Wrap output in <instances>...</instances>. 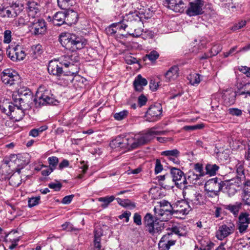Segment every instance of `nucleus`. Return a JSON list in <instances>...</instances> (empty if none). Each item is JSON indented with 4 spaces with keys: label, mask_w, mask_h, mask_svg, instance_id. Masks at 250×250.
<instances>
[{
    "label": "nucleus",
    "mask_w": 250,
    "mask_h": 250,
    "mask_svg": "<svg viewBox=\"0 0 250 250\" xmlns=\"http://www.w3.org/2000/svg\"><path fill=\"white\" fill-rule=\"evenodd\" d=\"M204 125L203 124H198L194 125H186L184 126L183 128L185 130L190 131L202 129Z\"/></svg>",
    "instance_id": "603ef678"
},
{
    "label": "nucleus",
    "mask_w": 250,
    "mask_h": 250,
    "mask_svg": "<svg viewBox=\"0 0 250 250\" xmlns=\"http://www.w3.org/2000/svg\"><path fill=\"white\" fill-rule=\"evenodd\" d=\"M250 224V214L246 212L240 213L238 217V229L240 233L247 231L249 225Z\"/></svg>",
    "instance_id": "dca6fc26"
},
{
    "label": "nucleus",
    "mask_w": 250,
    "mask_h": 250,
    "mask_svg": "<svg viewBox=\"0 0 250 250\" xmlns=\"http://www.w3.org/2000/svg\"><path fill=\"white\" fill-rule=\"evenodd\" d=\"M40 200V197L37 196L29 198L28 201V205L30 208L34 207L39 204Z\"/></svg>",
    "instance_id": "09e8293b"
},
{
    "label": "nucleus",
    "mask_w": 250,
    "mask_h": 250,
    "mask_svg": "<svg viewBox=\"0 0 250 250\" xmlns=\"http://www.w3.org/2000/svg\"><path fill=\"white\" fill-rule=\"evenodd\" d=\"M16 106L15 104H5L4 106H2L1 107V109L3 113L6 114L8 116H10L12 114V112H14V109L15 108Z\"/></svg>",
    "instance_id": "a19ab883"
},
{
    "label": "nucleus",
    "mask_w": 250,
    "mask_h": 250,
    "mask_svg": "<svg viewBox=\"0 0 250 250\" xmlns=\"http://www.w3.org/2000/svg\"><path fill=\"white\" fill-rule=\"evenodd\" d=\"M170 173L175 185L177 187L182 188L183 185L182 181L184 180V178H185L184 173L179 168L172 167L170 169Z\"/></svg>",
    "instance_id": "aec40b11"
},
{
    "label": "nucleus",
    "mask_w": 250,
    "mask_h": 250,
    "mask_svg": "<svg viewBox=\"0 0 250 250\" xmlns=\"http://www.w3.org/2000/svg\"><path fill=\"white\" fill-rule=\"evenodd\" d=\"M188 79L191 84L193 85H198L201 81L200 75L197 73L190 75Z\"/></svg>",
    "instance_id": "79ce46f5"
},
{
    "label": "nucleus",
    "mask_w": 250,
    "mask_h": 250,
    "mask_svg": "<svg viewBox=\"0 0 250 250\" xmlns=\"http://www.w3.org/2000/svg\"><path fill=\"white\" fill-rule=\"evenodd\" d=\"M133 222L138 226L142 225V218L141 215L138 213H135L133 216Z\"/></svg>",
    "instance_id": "e2e57ef3"
},
{
    "label": "nucleus",
    "mask_w": 250,
    "mask_h": 250,
    "mask_svg": "<svg viewBox=\"0 0 250 250\" xmlns=\"http://www.w3.org/2000/svg\"><path fill=\"white\" fill-rule=\"evenodd\" d=\"M35 17H32L33 21H30L32 24V29L35 35H39L44 33L46 30L45 22L42 19H34Z\"/></svg>",
    "instance_id": "f3484780"
},
{
    "label": "nucleus",
    "mask_w": 250,
    "mask_h": 250,
    "mask_svg": "<svg viewBox=\"0 0 250 250\" xmlns=\"http://www.w3.org/2000/svg\"><path fill=\"white\" fill-rule=\"evenodd\" d=\"M138 17V19H130V20H138L140 19L141 20V23L139 25H135V26H133L134 27H132V28L129 27L131 29H134V33L129 34V35H130L133 37H135V38H138V37H140L141 35V34L143 32V30L141 28H138V29L135 28L137 26H140L141 24H143V22L142 21L141 17Z\"/></svg>",
    "instance_id": "ea45409f"
},
{
    "label": "nucleus",
    "mask_w": 250,
    "mask_h": 250,
    "mask_svg": "<svg viewBox=\"0 0 250 250\" xmlns=\"http://www.w3.org/2000/svg\"><path fill=\"white\" fill-rule=\"evenodd\" d=\"M161 155L167 157V159L176 165H179L180 161L179 157L180 156V152L177 149L167 150L163 151L161 152Z\"/></svg>",
    "instance_id": "6ab92c4d"
},
{
    "label": "nucleus",
    "mask_w": 250,
    "mask_h": 250,
    "mask_svg": "<svg viewBox=\"0 0 250 250\" xmlns=\"http://www.w3.org/2000/svg\"><path fill=\"white\" fill-rule=\"evenodd\" d=\"M247 21H241L239 22L238 23H236L231 28V30L235 31L237 30L240 29L245 26L246 24Z\"/></svg>",
    "instance_id": "5fc2aeb1"
},
{
    "label": "nucleus",
    "mask_w": 250,
    "mask_h": 250,
    "mask_svg": "<svg viewBox=\"0 0 250 250\" xmlns=\"http://www.w3.org/2000/svg\"><path fill=\"white\" fill-rule=\"evenodd\" d=\"M171 232L178 235L179 236H186L187 233V228L183 225H178L172 226L171 228Z\"/></svg>",
    "instance_id": "7c9ffc66"
},
{
    "label": "nucleus",
    "mask_w": 250,
    "mask_h": 250,
    "mask_svg": "<svg viewBox=\"0 0 250 250\" xmlns=\"http://www.w3.org/2000/svg\"><path fill=\"white\" fill-rule=\"evenodd\" d=\"M241 184V180L239 178H233L223 181L222 191L227 193L229 196H232L236 193Z\"/></svg>",
    "instance_id": "6e6552de"
},
{
    "label": "nucleus",
    "mask_w": 250,
    "mask_h": 250,
    "mask_svg": "<svg viewBox=\"0 0 250 250\" xmlns=\"http://www.w3.org/2000/svg\"><path fill=\"white\" fill-rule=\"evenodd\" d=\"M198 240L201 245L200 247L201 248H209L210 249H211L214 245L213 243L211 242L207 238L199 237Z\"/></svg>",
    "instance_id": "4c0bfd02"
},
{
    "label": "nucleus",
    "mask_w": 250,
    "mask_h": 250,
    "mask_svg": "<svg viewBox=\"0 0 250 250\" xmlns=\"http://www.w3.org/2000/svg\"><path fill=\"white\" fill-rule=\"evenodd\" d=\"M194 168L196 172L199 173L198 175L200 177L203 176L206 174V171H204L202 164L197 163L194 165Z\"/></svg>",
    "instance_id": "8fccbe9b"
},
{
    "label": "nucleus",
    "mask_w": 250,
    "mask_h": 250,
    "mask_svg": "<svg viewBox=\"0 0 250 250\" xmlns=\"http://www.w3.org/2000/svg\"><path fill=\"white\" fill-rule=\"evenodd\" d=\"M1 77V80L4 84L12 85L19 80V76L15 72L13 74L11 70L7 69L4 70L2 72Z\"/></svg>",
    "instance_id": "a211bd4d"
},
{
    "label": "nucleus",
    "mask_w": 250,
    "mask_h": 250,
    "mask_svg": "<svg viewBox=\"0 0 250 250\" xmlns=\"http://www.w3.org/2000/svg\"><path fill=\"white\" fill-rule=\"evenodd\" d=\"M6 54L13 61L23 60L26 56L24 48L20 45L9 47L7 49Z\"/></svg>",
    "instance_id": "1a4fd4ad"
},
{
    "label": "nucleus",
    "mask_w": 250,
    "mask_h": 250,
    "mask_svg": "<svg viewBox=\"0 0 250 250\" xmlns=\"http://www.w3.org/2000/svg\"><path fill=\"white\" fill-rule=\"evenodd\" d=\"M179 68L176 65L171 66L165 73V81L169 82L175 80L178 76Z\"/></svg>",
    "instance_id": "b1692460"
},
{
    "label": "nucleus",
    "mask_w": 250,
    "mask_h": 250,
    "mask_svg": "<svg viewBox=\"0 0 250 250\" xmlns=\"http://www.w3.org/2000/svg\"><path fill=\"white\" fill-rule=\"evenodd\" d=\"M205 4L203 0H195L189 3V7L186 10V13L190 16H197L203 14V7Z\"/></svg>",
    "instance_id": "f8f14e48"
},
{
    "label": "nucleus",
    "mask_w": 250,
    "mask_h": 250,
    "mask_svg": "<svg viewBox=\"0 0 250 250\" xmlns=\"http://www.w3.org/2000/svg\"><path fill=\"white\" fill-rule=\"evenodd\" d=\"M200 176L197 174H195L193 172H190L188 173V177L184 178V180L182 181L183 183L184 188H185V185L188 184H196V181L199 179Z\"/></svg>",
    "instance_id": "c756f323"
},
{
    "label": "nucleus",
    "mask_w": 250,
    "mask_h": 250,
    "mask_svg": "<svg viewBox=\"0 0 250 250\" xmlns=\"http://www.w3.org/2000/svg\"><path fill=\"white\" fill-rule=\"evenodd\" d=\"M238 69L240 72L246 75L247 77H250V67L246 66H241Z\"/></svg>",
    "instance_id": "052dcab7"
},
{
    "label": "nucleus",
    "mask_w": 250,
    "mask_h": 250,
    "mask_svg": "<svg viewBox=\"0 0 250 250\" xmlns=\"http://www.w3.org/2000/svg\"><path fill=\"white\" fill-rule=\"evenodd\" d=\"M110 146L111 147L114 148H125L124 138L120 136L116 137L114 140H112V142L110 143Z\"/></svg>",
    "instance_id": "473e14b6"
},
{
    "label": "nucleus",
    "mask_w": 250,
    "mask_h": 250,
    "mask_svg": "<svg viewBox=\"0 0 250 250\" xmlns=\"http://www.w3.org/2000/svg\"><path fill=\"white\" fill-rule=\"evenodd\" d=\"M206 43L205 42L200 40V42L199 43L198 47H196V45H194L192 52L195 53H197L199 50L202 49L206 46Z\"/></svg>",
    "instance_id": "bf43d9fd"
},
{
    "label": "nucleus",
    "mask_w": 250,
    "mask_h": 250,
    "mask_svg": "<svg viewBox=\"0 0 250 250\" xmlns=\"http://www.w3.org/2000/svg\"><path fill=\"white\" fill-rule=\"evenodd\" d=\"M42 46L41 44H38L33 45L31 47L30 53L32 57L34 58L37 57V56L42 53Z\"/></svg>",
    "instance_id": "58836bf2"
},
{
    "label": "nucleus",
    "mask_w": 250,
    "mask_h": 250,
    "mask_svg": "<svg viewBox=\"0 0 250 250\" xmlns=\"http://www.w3.org/2000/svg\"><path fill=\"white\" fill-rule=\"evenodd\" d=\"M140 23V19L138 20H125L124 19L120 22L112 23L107 30L111 35H113L116 33V31L112 28V27H117L119 29L125 30L127 27L132 28L133 27V26L139 25Z\"/></svg>",
    "instance_id": "9d476101"
},
{
    "label": "nucleus",
    "mask_w": 250,
    "mask_h": 250,
    "mask_svg": "<svg viewBox=\"0 0 250 250\" xmlns=\"http://www.w3.org/2000/svg\"><path fill=\"white\" fill-rule=\"evenodd\" d=\"M223 187V181L217 177L210 179L205 185V190L207 191L219 192L222 190Z\"/></svg>",
    "instance_id": "4468645a"
},
{
    "label": "nucleus",
    "mask_w": 250,
    "mask_h": 250,
    "mask_svg": "<svg viewBox=\"0 0 250 250\" xmlns=\"http://www.w3.org/2000/svg\"><path fill=\"white\" fill-rule=\"evenodd\" d=\"M235 167L237 174L235 178H239L242 181V179L245 178L244 165L241 161H238Z\"/></svg>",
    "instance_id": "e433bc0d"
},
{
    "label": "nucleus",
    "mask_w": 250,
    "mask_h": 250,
    "mask_svg": "<svg viewBox=\"0 0 250 250\" xmlns=\"http://www.w3.org/2000/svg\"><path fill=\"white\" fill-rule=\"evenodd\" d=\"M164 223L159 222L154 225V230L148 232L153 236H156L160 234L164 230Z\"/></svg>",
    "instance_id": "c9c22d12"
},
{
    "label": "nucleus",
    "mask_w": 250,
    "mask_h": 250,
    "mask_svg": "<svg viewBox=\"0 0 250 250\" xmlns=\"http://www.w3.org/2000/svg\"><path fill=\"white\" fill-rule=\"evenodd\" d=\"M243 206V203L237 202L224 206L225 209L229 210L235 217L238 215Z\"/></svg>",
    "instance_id": "bb28decb"
},
{
    "label": "nucleus",
    "mask_w": 250,
    "mask_h": 250,
    "mask_svg": "<svg viewBox=\"0 0 250 250\" xmlns=\"http://www.w3.org/2000/svg\"><path fill=\"white\" fill-rule=\"evenodd\" d=\"M128 114V111L127 110H124L114 114L113 117L117 121H121L125 119Z\"/></svg>",
    "instance_id": "37998d69"
},
{
    "label": "nucleus",
    "mask_w": 250,
    "mask_h": 250,
    "mask_svg": "<svg viewBox=\"0 0 250 250\" xmlns=\"http://www.w3.org/2000/svg\"><path fill=\"white\" fill-rule=\"evenodd\" d=\"M147 84V81L146 79L143 78L141 74L137 75L133 83L135 90L139 92L142 91L143 86L146 85Z\"/></svg>",
    "instance_id": "a878e982"
},
{
    "label": "nucleus",
    "mask_w": 250,
    "mask_h": 250,
    "mask_svg": "<svg viewBox=\"0 0 250 250\" xmlns=\"http://www.w3.org/2000/svg\"><path fill=\"white\" fill-rule=\"evenodd\" d=\"M222 49V45L220 44L214 45L210 49V56H214L217 55Z\"/></svg>",
    "instance_id": "a18cd8bd"
},
{
    "label": "nucleus",
    "mask_w": 250,
    "mask_h": 250,
    "mask_svg": "<svg viewBox=\"0 0 250 250\" xmlns=\"http://www.w3.org/2000/svg\"><path fill=\"white\" fill-rule=\"evenodd\" d=\"M149 87L152 91H156L159 87L158 82H156L155 80L151 79L149 82Z\"/></svg>",
    "instance_id": "0e129e2a"
},
{
    "label": "nucleus",
    "mask_w": 250,
    "mask_h": 250,
    "mask_svg": "<svg viewBox=\"0 0 250 250\" xmlns=\"http://www.w3.org/2000/svg\"><path fill=\"white\" fill-rule=\"evenodd\" d=\"M70 0H57L58 6L62 9L64 10L63 14L64 16H78L76 11L73 9L68 8L69 7Z\"/></svg>",
    "instance_id": "5701e85b"
},
{
    "label": "nucleus",
    "mask_w": 250,
    "mask_h": 250,
    "mask_svg": "<svg viewBox=\"0 0 250 250\" xmlns=\"http://www.w3.org/2000/svg\"><path fill=\"white\" fill-rule=\"evenodd\" d=\"M185 7L186 6L184 3L183 2H182L179 4H177L176 5L174 6L171 9L175 12L182 13L184 11Z\"/></svg>",
    "instance_id": "3c124183"
},
{
    "label": "nucleus",
    "mask_w": 250,
    "mask_h": 250,
    "mask_svg": "<svg viewBox=\"0 0 250 250\" xmlns=\"http://www.w3.org/2000/svg\"><path fill=\"white\" fill-rule=\"evenodd\" d=\"M14 104L18 110L23 115V110L30 108L34 102L33 95L30 90L22 88L15 92L12 95Z\"/></svg>",
    "instance_id": "7ed1b4c3"
},
{
    "label": "nucleus",
    "mask_w": 250,
    "mask_h": 250,
    "mask_svg": "<svg viewBox=\"0 0 250 250\" xmlns=\"http://www.w3.org/2000/svg\"><path fill=\"white\" fill-rule=\"evenodd\" d=\"M63 64H62L61 61L60 62L56 60H52L49 62L47 67L48 73L50 74L58 77L62 75L68 76L66 72H68L66 69H63Z\"/></svg>",
    "instance_id": "9b49d317"
},
{
    "label": "nucleus",
    "mask_w": 250,
    "mask_h": 250,
    "mask_svg": "<svg viewBox=\"0 0 250 250\" xmlns=\"http://www.w3.org/2000/svg\"><path fill=\"white\" fill-rule=\"evenodd\" d=\"M103 235V232L102 229L97 227L94 230V250H102L101 240Z\"/></svg>",
    "instance_id": "393cba45"
},
{
    "label": "nucleus",
    "mask_w": 250,
    "mask_h": 250,
    "mask_svg": "<svg viewBox=\"0 0 250 250\" xmlns=\"http://www.w3.org/2000/svg\"><path fill=\"white\" fill-rule=\"evenodd\" d=\"M219 168V167L216 164H208L205 167L206 174L213 176L216 174V171Z\"/></svg>",
    "instance_id": "f704fd0d"
},
{
    "label": "nucleus",
    "mask_w": 250,
    "mask_h": 250,
    "mask_svg": "<svg viewBox=\"0 0 250 250\" xmlns=\"http://www.w3.org/2000/svg\"><path fill=\"white\" fill-rule=\"evenodd\" d=\"M236 96V92L232 88L224 90L222 96L224 104L227 106L233 104L235 102Z\"/></svg>",
    "instance_id": "412c9836"
},
{
    "label": "nucleus",
    "mask_w": 250,
    "mask_h": 250,
    "mask_svg": "<svg viewBox=\"0 0 250 250\" xmlns=\"http://www.w3.org/2000/svg\"><path fill=\"white\" fill-rule=\"evenodd\" d=\"M49 167L55 170L58 165L59 159L56 156H51L48 158Z\"/></svg>",
    "instance_id": "c03bdc74"
},
{
    "label": "nucleus",
    "mask_w": 250,
    "mask_h": 250,
    "mask_svg": "<svg viewBox=\"0 0 250 250\" xmlns=\"http://www.w3.org/2000/svg\"><path fill=\"white\" fill-rule=\"evenodd\" d=\"M28 16H33L40 11V5L34 1L28 3Z\"/></svg>",
    "instance_id": "2f4dec72"
},
{
    "label": "nucleus",
    "mask_w": 250,
    "mask_h": 250,
    "mask_svg": "<svg viewBox=\"0 0 250 250\" xmlns=\"http://www.w3.org/2000/svg\"><path fill=\"white\" fill-rule=\"evenodd\" d=\"M160 222L159 220L154 217L153 215L150 213H147L144 217L143 222L146 230L148 231L154 230V225Z\"/></svg>",
    "instance_id": "4be33fe9"
},
{
    "label": "nucleus",
    "mask_w": 250,
    "mask_h": 250,
    "mask_svg": "<svg viewBox=\"0 0 250 250\" xmlns=\"http://www.w3.org/2000/svg\"><path fill=\"white\" fill-rule=\"evenodd\" d=\"M122 206L124 207H131L132 208H134L136 206L135 203L131 202L130 200H124V201H122Z\"/></svg>",
    "instance_id": "69168bd1"
},
{
    "label": "nucleus",
    "mask_w": 250,
    "mask_h": 250,
    "mask_svg": "<svg viewBox=\"0 0 250 250\" xmlns=\"http://www.w3.org/2000/svg\"><path fill=\"white\" fill-rule=\"evenodd\" d=\"M56 100L51 91L44 86H40L36 94L34 102L36 107L55 104Z\"/></svg>",
    "instance_id": "20e7f679"
},
{
    "label": "nucleus",
    "mask_w": 250,
    "mask_h": 250,
    "mask_svg": "<svg viewBox=\"0 0 250 250\" xmlns=\"http://www.w3.org/2000/svg\"><path fill=\"white\" fill-rule=\"evenodd\" d=\"M156 127L149 129L146 133L136 135L133 137H124L125 148L128 150L135 149L139 146L147 143L156 135H165L166 131H156Z\"/></svg>",
    "instance_id": "f03ea898"
},
{
    "label": "nucleus",
    "mask_w": 250,
    "mask_h": 250,
    "mask_svg": "<svg viewBox=\"0 0 250 250\" xmlns=\"http://www.w3.org/2000/svg\"><path fill=\"white\" fill-rule=\"evenodd\" d=\"M237 48V46H233V47L231 48L229 51L224 52V57L227 58L229 56H232V55H234L235 53L240 52L239 51H237V52H236Z\"/></svg>",
    "instance_id": "680f3d73"
},
{
    "label": "nucleus",
    "mask_w": 250,
    "mask_h": 250,
    "mask_svg": "<svg viewBox=\"0 0 250 250\" xmlns=\"http://www.w3.org/2000/svg\"><path fill=\"white\" fill-rule=\"evenodd\" d=\"M228 113L233 116H240L242 115V110L236 108H230L228 110Z\"/></svg>",
    "instance_id": "864d4df0"
},
{
    "label": "nucleus",
    "mask_w": 250,
    "mask_h": 250,
    "mask_svg": "<svg viewBox=\"0 0 250 250\" xmlns=\"http://www.w3.org/2000/svg\"><path fill=\"white\" fill-rule=\"evenodd\" d=\"M244 89L243 91H242L241 94H246L250 96V83H248L244 85L243 87Z\"/></svg>",
    "instance_id": "338daca9"
},
{
    "label": "nucleus",
    "mask_w": 250,
    "mask_h": 250,
    "mask_svg": "<svg viewBox=\"0 0 250 250\" xmlns=\"http://www.w3.org/2000/svg\"><path fill=\"white\" fill-rule=\"evenodd\" d=\"M159 57V54L155 50L151 51L149 53L146 55V57L151 62L155 61Z\"/></svg>",
    "instance_id": "de8ad7c7"
},
{
    "label": "nucleus",
    "mask_w": 250,
    "mask_h": 250,
    "mask_svg": "<svg viewBox=\"0 0 250 250\" xmlns=\"http://www.w3.org/2000/svg\"><path fill=\"white\" fill-rule=\"evenodd\" d=\"M69 165V162L67 160L63 159L59 164L58 166V169L59 170H62L64 168L67 167Z\"/></svg>",
    "instance_id": "774afa93"
},
{
    "label": "nucleus",
    "mask_w": 250,
    "mask_h": 250,
    "mask_svg": "<svg viewBox=\"0 0 250 250\" xmlns=\"http://www.w3.org/2000/svg\"><path fill=\"white\" fill-rule=\"evenodd\" d=\"M52 19L51 18V17H48V18L50 20H52L53 23L56 26H61L63 24H66L69 26L72 25L73 24H75L77 22V19L75 18V20L73 21H69V18L71 17H64L63 19V21H58V18L59 17H52Z\"/></svg>",
    "instance_id": "c85d7f7f"
},
{
    "label": "nucleus",
    "mask_w": 250,
    "mask_h": 250,
    "mask_svg": "<svg viewBox=\"0 0 250 250\" xmlns=\"http://www.w3.org/2000/svg\"><path fill=\"white\" fill-rule=\"evenodd\" d=\"M183 195L185 200L192 209L198 206H200L204 203L203 197L202 194L195 191L194 190H191L188 192H183Z\"/></svg>",
    "instance_id": "0eeeda50"
},
{
    "label": "nucleus",
    "mask_w": 250,
    "mask_h": 250,
    "mask_svg": "<svg viewBox=\"0 0 250 250\" xmlns=\"http://www.w3.org/2000/svg\"><path fill=\"white\" fill-rule=\"evenodd\" d=\"M235 230L234 225L232 223L223 224L219 227L216 232V237L219 240H222L230 234L233 233Z\"/></svg>",
    "instance_id": "ddd939ff"
},
{
    "label": "nucleus",
    "mask_w": 250,
    "mask_h": 250,
    "mask_svg": "<svg viewBox=\"0 0 250 250\" xmlns=\"http://www.w3.org/2000/svg\"><path fill=\"white\" fill-rule=\"evenodd\" d=\"M175 244V242L165 243L164 242L159 241L158 247L160 250H168L170 249V247L174 245Z\"/></svg>",
    "instance_id": "49530a36"
},
{
    "label": "nucleus",
    "mask_w": 250,
    "mask_h": 250,
    "mask_svg": "<svg viewBox=\"0 0 250 250\" xmlns=\"http://www.w3.org/2000/svg\"><path fill=\"white\" fill-rule=\"evenodd\" d=\"M242 198L247 205L250 206V181H246L244 183L243 192Z\"/></svg>",
    "instance_id": "cd10ccee"
},
{
    "label": "nucleus",
    "mask_w": 250,
    "mask_h": 250,
    "mask_svg": "<svg viewBox=\"0 0 250 250\" xmlns=\"http://www.w3.org/2000/svg\"><path fill=\"white\" fill-rule=\"evenodd\" d=\"M173 213L177 218H182L187 215L192 210V207L185 200L179 201L170 206Z\"/></svg>",
    "instance_id": "39448f33"
},
{
    "label": "nucleus",
    "mask_w": 250,
    "mask_h": 250,
    "mask_svg": "<svg viewBox=\"0 0 250 250\" xmlns=\"http://www.w3.org/2000/svg\"><path fill=\"white\" fill-rule=\"evenodd\" d=\"M172 235V233H167L164 235L160 240V242H164L165 243H170V242H176L175 240L171 239V237Z\"/></svg>",
    "instance_id": "6e6d98bb"
},
{
    "label": "nucleus",
    "mask_w": 250,
    "mask_h": 250,
    "mask_svg": "<svg viewBox=\"0 0 250 250\" xmlns=\"http://www.w3.org/2000/svg\"><path fill=\"white\" fill-rule=\"evenodd\" d=\"M163 169V165L161 163V161L159 159H157L155 167V173L157 174L160 173Z\"/></svg>",
    "instance_id": "4d7b16f0"
},
{
    "label": "nucleus",
    "mask_w": 250,
    "mask_h": 250,
    "mask_svg": "<svg viewBox=\"0 0 250 250\" xmlns=\"http://www.w3.org/2000/svg\"><path fill=\"white\" fill-rule=\"evenodd\" d=\"M59 41L63 47L71 50L60 57L59 60L63 64V69H68V75H76L79 72L78 63L80 61L76 50L83 48L87 44V41L81 36L63 32L60 35Z\"/></svg>",
    "instance_id": "f257e3e1"
},
{
    "label": "nucleus",
    "mask_w": 250,
    "mask_h": 250,
    "mask_svg": "<svg viewBox=\"0 0 250 250\" xmlns=\"http://www.w3.org/2000/svg\"><path fill=\"white\" fill-rule=\"evenodd\" d=\"M154 211L156 218H157L159 221L162 223L167 221L171 218V215H174L173 213V210L171 208H156V207H155L154 208Z\"/></svg>",
    "instance_id": "2eb2a0df"
},
{
    "label": "nucleus",
    "mask_w": 250,
    "mask_h": 250,
    "mask_svg": "<svg viewBox=\"0 0 250 250\" xmlns=\"http://www.w3.org/2000/svg\"><path fill=\"white\" fill-rule=\"evenodd\" d=\"M163 108L159 103L151 105L147 110L145 117L146 121L154 122L159 120L162 116Z\"/></svg>",
    "instance_id": "423d86ee"
},
{
    "label": "nucleus",
    "mask_w": 250,
    "mask_h": 250,
    "mask_svg": "<svg viewBox=\"0 0 250 250\" xmlns=\"http://www.w3.org/2000/svg\"><path fill=\"white\" fill-rule=\"evenodd\" d=\"M115 197L113 195L102 197L98 198L99 202L103 203L101 206L103 208H106L108 205L115 200Z\"/></svg>",
    "instance_id": "72a5a7b5"
},
{
    "label": "nucleus",
    "mask_w": 250,
    "mask_h": 250,
    "mask_svg": "<svg viewBox=\"0 0 250 250\" xmlns=\"http://www.w3.org/2000/svg\"><path fill=\"white\" fill-rule=\"evenodd\" d=\"M48 186L49 188L54 189L55 191H59L62 187V184L61 183L57 182L56 183H49Z\"/></svg>",
    "instance_id": "13d9d810"
}]
</instances>
